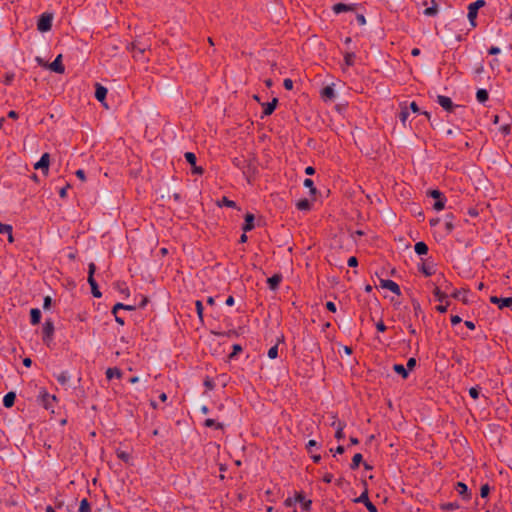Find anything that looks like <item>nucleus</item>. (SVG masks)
<instances>
[{"instance_id": "bb28decb", "label": "nucleus", "mask_w": 512, "mask_h": 512, "mask_svg": "<svg viewBox=\"0 0 512 512\" xmlns=\"http://www.w3.org/2000/svg\"><path fill=\"white\" fill-rule=\"evenodd\" d=\"M197 314L200 321H203V306L201 301H196Z\"/></svg>"}, {"instance_id": "37998d69", "label": "nucleus", "mask_w": 512, "mask_h": 512, "mask_svg": "<svg viewBox=\"0 0 512 512\" xmlns=\"http://www.w3.org/2000/svg\"><path fill=\"white\" fill-rule=\"evenodd\" d=\"M241 346L236 344L233 346V353L230 355V358H232L234 355H236L238 352L241 351Z\"/></svg>"}, {"instance_id": "13d9d810", "label": "nucleus", "mask_w": 512, "mask_h": 512, "mask_svg": "<svg viewBox=\"0 0 512 512\" xmlns=\"http://www.w3.org/2000/svg\"><path fill=\"white\" fill-rule=\"evenodd\" d=\"M499 53V49L497 47H492L490 50H489V54L491 55H495Z\"/></svg>"}, {"instance_id": "f704fd0d", "label": "nucleus", "mask_w": 512, "mask_h": 512, "mask_svg": "<svg viewBox=\"0 0 512 512\" xmlns=\"http://www.w3.org/2000/svg\"><path fill=\"white\" fill-rule=\"evenodd\" d=\"M436 11H437V6H436V5H434V6H432V7L427 8V9L425 10V14H427V15H433V14H435V13H436Z\"/></svg>"}, {"instance_id": "58836bf2", "label": "nucleus", "mask_w": 512, "mask_h": 512, "mask_svg": "<svg viewBox=\"0 0 512 512\" xmlns=\"http://www.w3.org/2000/svg\"><path fill=\"white\" fill-rule=\"evenodd\" d=\"M222 202L224 205L228 206V207H235V202L231 201V200H228L226 197H224L222 199Z\"/></svg>"}, {"instance_id": "603ef678", "label": "nucleus", "mask_w": 512, "mask_h": 512, "mask_svg": "<svg viewBox=\"0 0 512 512\" xmlns=\"http://www.w3.org/2000/svg\"><path fill=\"white\" fill-rule=\"evenodd\" d=\"M76 176L80 179V180H85V174L82 170H78L76 172Z\"/></svg>"}, {"instance_id": "8fccbe9b", "label": "nucleus", "mask_w": 512, "mask_h": 512, "mask_svg": "<svg viewBox=\"0 0 512 512\" xmlns=\"http://www.w3.org/2000/svg\"><path fill=\"white\" fill-rule=\"evenodd\" d=\"M377 329L378 331L380 332H384L386 330V326L384 325V323L382 321H380L378 324H377Z\"/></svg>"}, {"instance_id": "7c9ffc66", "label": "nucleus", "mask_w": 512, "mask_h": 512, "mask_svg": "<svg viewBox=\"0 0 512 512\" xmlns=\"http://www.w3.org/2000/svg\"><path fill=\"white\" fill-rule=\"evenodd\" d=\"M278 355V348L277 346H274L272 348L269 349L268 351V356L271 358V359H274L276 358Z\"/></svg>"}, {"instance_id": "423d86ee", "label": "nucleus", "mask_w": 512, "mask_h": 512, "mask_svg": "<svg viewBox=\"0 0 512 512\" xmlns=\"http://www.w3.org/2000/svg\"><path fill=\"white\" fill-rule=\"evenodd\" d=\"M49 165H50V156L48 153H44L42 155L41 159L37 163H35L34 168L35 169H43L44 173L47 174Z\"/></svg>"}, {"instance_id": "f03ea898", "label": "nucleus", "mask_w": 512, "mask_h": 512, "mask_svg": "<svg viewBox=\"0 0 512 512\" xmlns=\"http://www.w3.org/2000/svg\"><path fill=\"white\" fill-rule=\"evenodd\" d=\"M52 26V14H43L37 24L40 32H46L51 29Z\"/></svg>"}, {"instance_id": "7ed1b4c3", "label": "nucleus", "mask_w": 512, "mask_h": 512, "mask_svg": "<svg viewBox=\"0 0 512 512\" xmlns=\"http://www.w3.org/2000/svg\"><path fill=\"white\" fill-rule=\"evenodd\" d=\"M485 5V2L483 0H477L476 2L469 5L468 10V17L473 26H475V19L477 17V11L479 8L483 7Z\"/></svg>"}, {"instance_id": "473e14b6", "label": "nucleus", "mask_w": 512, "mask_h": 512, "mask_svg": "<svg viewBox=\"0 0 512 512\" xmlns=\"http://www.w3.org/2000/svg\"><path fill=\"white\" fill-rule=\"evenodd\" d=\"M488 494H489V486L487 484H485L481 487V496L487 497Z\"/></svg>"}, {"instance_id": "2eb2a0df", "label": "nucleus", "mask_w": 512, "mask_h": 512, "mask_svg": "<svg viewBox=\"0 0 512 512\" xmlns=\"http://www.w3.org/2000/svg\"><path fill=\"white\" fill-rule=\"evenodd\" d=\"M106 375H107V378L109 380H111L114 377L120 378L121 377V372L117 368H109L106 371Z\"/></svg>"}, {"instance_id": "5701e85b", "label": "nucleus", "mask_w": 512, "mask_h": 512, "mask_svg": "<svg viewBox=\"0 0 512 512\" xmlns=\"http://www.w3.org/2000/svg\"><path fill=\"white\" fill-rule=\"evenodd\" d=\"M80 512H90V505L87 499H83L80 503Z\"/></svg>"}, {"instance_id": "a878e982", "label": "nucleus", "mask_w": 512, "mask_h": 512, "mask_svg": "<svg viewBox=\"0 0 512 512\" xmlns=\"http://www.w3.org/2000/svg\"><path fill=\"white\" fill-rule=\"evenodd\" d=\"M53 330V325L50 322H47L44 326V333L46 334V336L51 337Z\"/></svg>"}, {"instance_id": "0e129e2a", "label": "nucleus", "mask_w": 512, "mask_h": 512, "mask_svg": "<svg viewBox=\"0 0 512 512\" xmlns=\"http://www.w3.org/2000/svg\"><path fill=\"white\" fill-rule=\"evenodd\" d=\"M8 116L13 119H16L18 117V115L15 111H10Z\"/></svg>"}, {"instance_id": "6e6552de", "label": "nucleus", "mask_w": 512, "mask_h": 512, "mask_svg": "<svg viewBox=\"0 0 512 512\" xmlns=\"http://www.w3.org/2000/svg\"><path fill=\"white\" fill-rule=\"evenodd\" d=\"M119 309H125V310H134V306H130V305H123L121 303H117L114 307H113V314L115 315V318H116V321L120 324V325H123L124 324V321L123 319L119 318L116 314H117V311Z\"/></svg>"}, {"instance_id": "6ab92c4d", "label": "nucleus", "mask_w": 512, "mask_h": 512, "mask_svg": "<svg viewBox=\"0 0 512 512\" xmlns=\"http://www.w3.org/2000/svg\"><path fill=\"white\" fill-rule=\"evenodd\" d=\"M276 104H277L276 98L273 99L272 102L267 103L265 110H264L265 115H270L274 111Z\"/></svg>"}, {"instance_id": "aec40b11", "label": "nucleus", "mask_w": 512, "mask_h": 512, "mask_svg": "<svg viewBox=\"0 0 512 512\" xmlns=\"http://www.w3.org/2000/svg\"><path fill=\"white\" fill-rule=\"evenodd\" d=\"M31 321L33 324H38L40 321V311L38 309L31 310Z\"/></svg>"}, {"instance_id": "69168bd1", "label": "nucleus", "mask_w": 512, "mask_h": 512, "mask_svg": "<svg viewBox=\"0 0 512 512\" xmlns=\"http://www.w3.org/2000/svg\"><path fill=\"white\" fill-rule=\"evenodd\" d=\"M465 325H466L469 329H471V330H473V329L475 328L474 324H473L472 322H470V321H466V322H465Z\"/></svg>"}, {"instance_id": "f257e3e1", "label": "nucleus", "mask_w": 512, "mask_h": 512, "mask_svg": "<svg viewBox=\"0 0 512 512\" xmlns=\"http://www.w3.org/2000/svg\"><path fill=\"white\" fill-rule=\"evenodd\" d=\"M38 62L45 66V67H48L50 70L56 72V73H59V74H62L64 73V66L62 65V55L59 54L56 59L49 65H47L46 63H43V61L41 59H38Z\"/></svg>"}, {"instance_id": "052dcab7", "label": "nucleus", "mask_w": 512, "mask_h": 512, "mask_svg": "<svg viewBox=\"0 0 512 512\" xmlns=\"http://www.w3.org/2000/svg\"><path fill=\"white\" fill-rule=\"evenodd\" d=\"M8 234V241L10 243H12L14 241V237L12 235V229L10 230V232H6Z\"/></svg>"}, {"instance_id": "b1692460", "label": "nucleus", "mask_w": 512, "mask_h": 512, "mask_svg": "<svg viewBox=\"0 0 512 512\" xmlns=\"http://www.w3.org/2000/svg\"><path fill=\"white\" fill-rule=\"evenodd\" d=\"M323 96H325L328 99H331L334 96L333 88L330 86H327L323 90Z\"/></svg>"}, {"instance_id": "a211bd4d", "label": "nucleus", "mask_w": 512, "mask_h": 512, "mask_svg": "<svg viewBox=\"0 0 512 512\" xmlns=\"http://www.w3.org/2000/svg\"><path fill=\"white\" fill-rule=\"evenodd\" d=\"M88 281H89V284L91 285V288H92V293L95 297H100L101 296V293L100 291L98 290V287H97V284L94 280L93 277H89L88 278Z\"/></svg>"}, {"instance_id": "393cba45", "label": "nucleus", "mask_w": 512, "mask_h": 512, "mask_svg": "<svg viewBox=\"0 0 512 512\" xmlns=\"http://www.w3.org/2000/svg\"><path fill=\"white\" fill-rule=\"evenodd\" d=\"M186 160L191 164V166H195L196 164V157L192 152H187L185 154Z\"/></svg>"}, {"instance_id": "49530a36", "label": "nucleus", "mask_w": 512, "mask_h": 512, "mask_svg": "<svg viewBox=\"0 0 512 512\" xmlns=\"http://www.w3.org/2000/svg\"><path fill=\"white\" fill-rule=\"evenodd\" d=\"M458 487L460 488V493L464 494L467 491V486L464 483H458Z\"/></svg>"}, {"instance_id": "412c9836", "label": "nucleus", "mask_w": 512, "mask_h": 512, "mask_svg": "<svg viewBox=\"0 0 512 512\" xmlns=\"http://www.w3.org/2000/svg\"><path fill=\"white\" fill-rule=\"evenodd\" d=\"M394 370L400 374L403 378H406L408 376V372L407 370L405 369V367L403 365H395L394 366Z\"/></svg>"}, {"instance_id": "de8ad7c7", "label": "nucleus", "mask_w": 512, "mask_h": 512, "mask_svg": "<svg viewBox=\"0 0 512 512\" xmlns=\"http://www.w3.org/2000/svg\"><path fill=\"white\" fill-rule=\"evenodd\" d=\"M95 270H96L95 264H93V263L90 264L89 265V277H93Z\"/></svg>"}, {"instance_id": "2f4dec72", "label": "nucleus", "mask_w": 512, "mask_h": 512, "mask_svg": "<svg viewBox=\"0 0 512 512\" xmlns=\"http://www.w3.org/2000/svg\"><path fill=\"white\" fill-rule=\"evenodd\" d=\"M353 57H354L353 53H347L345 55V63L347 66L353 65Z\"/></svg>"}, {"instance_id": "72a5a7b5", "label": "nucleus", "mask_w": 512, "mask_h": 512, "mask_svg": "<svg viewBox=\"0 0 512 512\" xmlns=\"http://www.w3.org/2000/svg\"><path fill=\"white\" fill-rule=\"evenodd\" d=\"M118 457L127 462L129 460V455L125 451L118 452Z\"/></svg>"}, {"instance_id": "338daca9", "label": "nucleus", "mask_w": 512, "mask_h": 512, "mask_svg": "<svg viewBox=\"0 0 512 512\" xmlns=\"http://www.w3.org/2000/svg\"><path fill=\"white\" fill-rule=\"evenodd\" d=\"M226 303L227 305H232L234 303V299L232 296L228 297V299L226 300Z\"/></svg>"}, {"instance_id": "39448f33", "label": "nucleus", "mask_w": 512, "mask_h": 512, "mask_svg": "<svg viewBox=\"0 0 512 512\" xmlns=\"http://www.w3.org/2000/svg\"><path fill=\"white\" fill-rule=\"evenodd\" d=\"M295 502H300V503H302V504H303V507H304V509H305V510H309V509H310V506H311V503H312V502H311V500H306V499H305V497H304L302 494H300V493H299V494H297V495L295 496V498H294V499H292V498H288V499L286 500V505L291 506V505H293Z\"/></svg>"}, {"instance_id": "ea45409f", "label": "nucleus", "mask_w": 512, "mask_h": 512, "mask_svg": "<svg viewBox=\"0 0 512 512\" xmlns=\"http://www.w3.org/2000/svg\"><path fill=\"white\" fill-rule=\"evenodd\" d=\"M434 208H435L436 210H438V211H439V210H442V209L444 208V203H443V201L438 200L437 202H435V204H434Z\"/></svg>"}, {"instance_id": "cd10ccee", "label": "nucleus", "mask_w": 512, "mask_h": 512, "mask_svg": "<svg viewBox=\"0 0 512 512\" xmlns=\"http://www.w3.org/2000/svg\"><path fill=\"white\" fill-rule=\"evenodd\" d=\"M297 207L301 210H307L310 207L308 200L304 199L297 203Z\"/></svg>"}, {"instance_id": "09e8293b", "label": "nucleus", "mask_w": 512, "mask_h": 512, "mask_svg": "<svg viewBox=\"0 0 512 512\" xmlns=\"http://www.w3.org/2000/svg\"><path fill=\"white\" fill-rule=\"evenodd\" d=\"M430 195H431L433 198L438 199V198H440L441 193H440L438 190H432V191L430 192Z\"/></svg>"}, {"instance_id": "4468645a", "label": "nucleus", "mask_w": 512, "mask_h": 512, "mask_svg": "<svg viewBox=\"0 0 512 512\" xmlns=\"http://www.w3.org/2000/svg\"><path fill=\"white\" fill-rule=\"evenodd\" d=\"M415 251L419 255L426 254L428 251L427 245L424 242H418L415 245Z\"/></svg>"}, {"instance_id": "4c0bfd02", "label": "nucleus", "mask_w": 512, "mask_h": 512, "mask_svg": "<svg viewBox=\"0 0 512 512\" xmlns=\"http://www.w3.org/2000/svg\"><path fill=\"white\" fill-rule=\"evenodd\" d=\"M284 86L286 89L291 90L293 88V82L291 79L284 80Z\"/></svg>"}, {"instance_id": "e2e57ef3", "label": "nucleus", "mask_w": 512, "mask_h": 512, "mask_svg": "<svg viewBox=\"0 0 512 512\" xmlns=\"http://www.w3.org/2000/svg\"><path fill=\"white\" fill-rule=\"evenodd\" d=\"M435 294L440 300L444 297V295L440 292L438 288H436Z\"/></svg>"}, {"instance_id": "ddd939ff", "label": "nucleus", "mask_w": 512, "mask_h": 512, "mask_svg": "<svg viewBox=\"0 0 512 512\" xmlns=\"http://www.w3.org/2000/svg\"><path fill=\"white\" fill-rule=\"evenodd\" d=\"M15 398H16V395L14 392L7 393L3 399L4 406L7 408L12 407L14 404Z\"/></svg>"}, {"instance_id": "864d4df0", "label": "nucleus", "mask_w": 512, "mask_h": 512, "mask_svg": "<svg viewBox=\"0 0 512 512\" xmlns=\"http://www.w3.org/2000/svg\"><path fill=\"white\" fill-rule=\"evenodd\" d=\"M451 322L453 324H458L461 322V318L459 316H453L452 319H451Z\"/></svg>"}, {"instance_id": "f3484780", "label": "nucleus", "mask_w": 512, "mask_h": 512, "mask_svg": "<svg viewBox=\"0 0 512 512\" xmlns=\"http://www.w3.org/2000/svg\"><path fill=\"white\" fill-rule=\"evenodd\" d=\"M281 280V277L280 275H273L272 277L268 278V283L271 287V289H276V287L278 286L279 282Z\"/></svg>"}, {"instance_id": "20e7f679", "label": "nucleus", "mask_w": 512, "mask_h": 512, "mask_svg": "<svg viewBox=\"0 0 512 512\" xmlns=\"http://www.w3.org/2000/svg\"><path fill=\"white\" fill-rule=\"evenodd\" d=\"M380 286L383 288V289H388L390 290L391 292H393L394 294L396 295H400L401 294V290H400V287L399 285L392 281V280H380Z\"/></svg>"}, {"instance_id": "e433bc0d", "label": "nucleus", "mask_w": 512, "mask_h": 512, "mask_svg": "<svg viewBox=\"0 0 512 512\" xmlns=\"http://www.w3.org/2000/svg\"><path fill=\"white\" fill-rule=\"evenodd\" d=\"M11 226L0 223V233L10 232Z\"/></svg>"}, {"instance_id": "5fc2aeb1", "label": "nucleus", "mask_w": 512, "mask_h": 512, "mask_svg": "<svg viewBox=\"0 0 512 512\" xmlns=\"http://www.w3.org/2000/svg\"><path fill=\"white\" fill-rule=\"evenodd\" d=\"M413 112L417 113L419 111V108L415 102H412L410 105Z\"/></svg>"}, {"instance_id": "4d7b16f0", "label": "nucleus", "mask_w": 512, "mask_h": 512, "mask_svg": "<svg viewBox=\"0 0 512 512\" xmlns=\"http://www.w3.org/2000/svg\"><path fill=\"white\" fill-rule=\"evenodd\" d=\"M68 188H69V184H68L66 187H64V188H62V189L60 190V196H61V197H65V196H66V192H67V189H68Z\"/></svg>"}, {"instance_id": "9d476101", "label": "nucleus", "mask_w": 512, "mask_h": 512, "mask_svg": "<svg viewBox=\"0 0 512 512\" xmlns=\"http://www.w3.org/2000/svg\"><path fill=\"white\" fill-rule=\"evenodd\" d=\"M106 94H107V89L101 85H96V92H95V97L97 98V100L101 103L104 102L105 98H106Z\"/></svg>"}, {"instance_id": "a18cd8bd", "label": "nucleus", "mask_w": 512, "mask_h": 512, "mask_svg": "<svg viewBox=\"0 0 512 512\" xmlns=\"http://www.w3.org/2000/svg\"><path fill=\"white\" fill-rule=\"evenodd\" d=\"M192 167H193V172L195 174L201 175L203 173V169L201 167L197 166L196 164H195V166H192Z\"/></svg>"}, {"instance_id": "c756f323", "label": "nucleus", "mask_w": 512, "mask_h": 512, "mask_svg": "<svg viewBox=\"0 0 512 512\" xmlns=\"http://www.w3.org/2000/svg\"><path fill=\"white\" fill-rule=\"evenodd\" d=\"M361 460H362V455L360 453L355 454L353 457V467L354 468L358 467Z\"/></svg>"}, {"instance_id": "4be33fe9", "label": "nucleus", "mask_w": 512, "mask_h": 512, "mask_svg": "<svg viewBox=\"0 0 512 512\" xmlns=\"http://www.w3.org/2000/svg\"><path fill=\"white\" fill-rule=\"evenodd\" d=\"M477 99L480 102H485L488 99V93L484 89H480L477 91Z\"/></svg>"}, {"instance_id": "774afa93", "label": "nucleus", "mask_w": 512, "mask_h": 512, "mask_svg": "<svg viewBox=\"0 0 512 512\" xmlns=\"http://www.w3.org/2000/svg\"><path fill=\"white\" fill-rule=\"evenodd\" d=\"M240 241L241 243H245L247 241V235L245 233L241 235Z\"/></svg>"}, {"instance_id": "c03bdc74", "label": "nucleus", "mask_w": 512, "mask_h": 512, "mask_svg": "<svg viewBox=\"0 0 512 512\" xmlns=\"http://www.w3.org/2000/svg\"><path fill=\"white\" fill-rule=\"evenodd\" d=\"M469 394H470V396H471L472 398H474V399L478 398V391H477V389H476V388H471V389L469 390Z\"/></svg>"}, {"instance_id": "1a4fd4ad", "label": "nucleus", "mask_w": 512, "mask_h": 512, "mask_svg": "<svg viewBox=\"0 0 512 512\" xmlns=\"http://www.w3.org/2000/svg\"><path fill=\"white\" fill-rule=\"evenodd\" d=\"M357 502H364L365 506L370 512H377L376 507L369 501L367 492H364L357 500Z\"/></svg>"}, {"instance_id": "79ce46f5", "label": "nucleus", "mask_w": 512, "mask_h": 512, "mask_svg": "<svg viewBox=\"0 0 512 512\" xmlns=\"http://www.w3.org/2000/svg\"><path fill=\"white\" fill-rule=\"evenodd\" d=\"M416 364V360L414 358H410L407 362L408 369L412 370Z\"/></svg>"}, {"instance_id": "c85d7f7f", "label": "nucleus", "mask_w": 512, "mask_h": 512, "mask_svg": "<svg viewBox=\"0 0 512 512\" xmlns=\"http://www.w3.org/2000/svg\"><path fill=\"white\" fill-rule=\"evenodd\" d=\"M304 185H305L306 187H309V188H310V192H311V194H313V195H315V194H316V192H317V191H316V188L313 186V181H312L311 179H306V180L304 181Z\"/></svg>"}, {"instance_id": "0eeeda50", "label": "nucleus", "mask_w": 512, "mask_h": 512, "mask_svg": "<svg viewBox=\"0 0 512 512\" xmlns=\"http://www.w3.org/2000/svg\"><path fill=\"white\" fill-rule=\"evenodd\" d=\"M490 301L494 304H498V307L500 309L504 307H510L512 305V297L498 298L496 296H493L490 298Z\"/></svg>"}, {"instance_id": "680f3d73", "label": "nucleus", "mask_w": 512, "mask_h": 512, "mask_svg": "<svg viewBox=\"0 0 512 512\" xmlns=\"http://www.w3.org/2000/svg\"><path fill=\"white\" fill-rule=\"evenodd\" d=\"M305 172L308 174V175H312L314 173V168L313 167H307Z\"/></svg>"}, {"instance_id": "a19ab883", "label": "nucleus", "mask_w": 512, "mask_h": 512, "mask_svg": "<svg viewBox=\"0 0 512 512\" xmlns=\"http://www.w3.org/2000/svg\"><path fill=\"white\" fill-rule=\"evenodd\" d=\"M326 307L330 312H336V306L333 302H327Z\"/></svg>"}, {"instance_id": "dca6fc26", "label": "nucleus", "mask_w": 512, "mask_h": 512, "mask_svg": "<svg viewBox=\"0 0 512 512\" xmlns=\"http://www.w3.org/2000/svg\"><path fill=\"white\" fill-rule=\"evenodd\" d=\"M334 11L336 13H340V12H344V11H352L353 10V7L351 6H348L346 4H343V3H338L336 4L334 7H333Z\"/></svg>"}, {"instance_id": "3c124183", "label": "nucleus", "mask_w": 512, "mask_h": 512, "mask_svg": "<svg viewBox=\"0 0 512 512\" xmlns=\"http://www.w3.org/2000/svg\"><path fill=\"white\" fill-rule=\"evenodd\" d=\"M51 304V298L49 296L44 298V308H49Z\"/></svg>"}, {"instance_id": "9b49d317", "label": "nucleus", "mask_w": 512, "mask_h": 512, "mask_svg": "<svg viewBox=\"0 0 512 512\" xmlns=\"http://www.w3.org/2000/svg\"><path fill=\"white\" fill-rule=\"evenodd\" d=\"M254 228V215L251 213L245 216V225L243 227L244 232L250 231Z\"/></svg>"}, {"instance_id": "bf43d9fd", "label": "nucleus", "mask_w": 512, "mask_h": 512, "mask_svg": "<svg viewBox=\"0 0 512 512\" xmlns=\"http://www.w3.org/2000/svg\"><path fill=\"white\" fill-rule=\"evenodd\" d=\"M214 424H215V422H214V420H212V419H207V420H206V422H205V425H206L207 427H211V426H213Z\"/></svg>"}, {"instance_id": "f8f14e48", "label": "nucleus", "mask_w": 512, "mask_h": 512, "mask_svg": "<svg viewBox=\"0 0 512 512\" xmlns=\"http://www.w3.org/2000/svg\"><path fill=\"white\" fill-rule=\"evenodd\" d=\"M438 102L447 111L452 110L453 106H452V101L450 100V98L445 97V96H438Z\"/></svg>"}, {"instance_id": "6e6d98bb", "label": "nucleus", "mask_w": 512, "mask_h": 512, "mask_svg": "<svg viewBox=\"0 0 512 512\" xmlns=\"http://www.w3.org/2000/svg\"><path fill=\"white\" fill-rule=\"evenodd\" d=\"M31 363H32V361H31V359H30V358H25V359L23 360V364H24V366H25V367H30V366H31Z\"/></svg>"}, {"instance_id": "c9c22d12", "label": "nucleus", "mask_w": 512, "mask_h": 512, "mask_svg": "<svg viewBox=\"0 0 512 512\" xmlns=\"http://www.w3.org/2000/svg\"><path fill=\"white\" fill-rule=\"evenodd\" d=\"M348 265L351 267H356L358 265V261H357L356 257H354V256L350 257L348 260Z\"/></svg>"}]
</instances>
